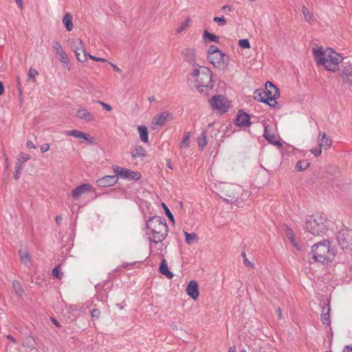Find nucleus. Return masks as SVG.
<instances>
[{"label":"nucleus","mask_w":352,"mask_h":352,"mask_svg":"<svg viewBox=\"0 0 352 352\" xmlns=\"http://www.w3.org/2000/svg\"><path fill=\"white\" fill-rule=\"evenodd\" d=\"M146 234L151 243H161L167 237L168 227L166 221L160 217H150L146 221Z\"/></svg>","instance_id":"1"},{"label":"nucleus","mask_w":352,"mask_h":352,"mask_svg":"<svg viewBox=\"0 0 352 352\" xmlns=\"http://www.w3.org/2000/svg\"><path fill=\"white\" fill-rule=\"evenodd\" d=\"M313 54L317 64L322 65L327 70L336 72L342 62V58L331 48L322 50L321 47L313 49Z\"/></svg>","instance_id":"2"},{"label":"nucleus","mask_w":352,"mask_h":352,"mask_svg":"<svg viewBox=\"0 0 352 352\" xmlns=\"http://www.w3.org/2000/svg\"><path fill=\"white\" fill-rule=\"evenodd\" d=\"M212 72L206 67H195L190 77L195 79V87L199 92H207L213 87Z\"/></svg>","instance_id":"3"},{"label":"nucleus","mask_w":352,"mask_h":352,"mask_svg":"<svg viewBox=\"0 0 352 352\" xmlns=\"http://www.w3.org/2000/svg\"><path fill=\"white\" fill-rule=\"evenodd\" d=\"M311 254L314 261L322 263L332 262L336 255L329 240H324L316 243L312 247Z\"/></svg>","instance_id":"4"},{"label":"nucleus","mask_w":352,"mask_h":352,"mask_svg":"<svg viewBox=\"0 0 352 352\" xmlns=\"http://www.w3.org/2000/svg\"><path fill=\"white\" fill-rule=\"evenodd\" d=\"M327 217L324 214H316L306 221V229L313 235L319 236L325 233L328 228Z\"/></svg>","instance_id":"5"},{"label":"nucleus","mask_w":352,"mask_h":352,"mask_svg":"<svg viewBox=\"0 0 352 352\" xmlns=\"http://www.w3.org/2000/svg\"><path fill=\"white\" fill-rule=\"evenodd\" d=\"M208 60L212 65L219 69H225L229 63V58L217 47L211 45L208 50Z\"/></svg>","instance_id":"6"},{"label":"nucleus","mask_w":352,"mask_h":352,"mask_svg":"<svg viewBox=\"0 0 352 352\" xmlns=\"http://www.w3.org/2000/svg\"><path fill=\"white\" fill-rule=\"evenodd\" d=\"M263 89L265 92L267 104L272 107H275L278 104L276 99L280 96L279 89L270 81L265 83V87Z\"/></svg>","instance_id":"7"},{"label":"nucleus","mask_w":352,"mask_h":352,"mask_svg":"<svg viewBox=\"0 0 352 352\" xmlns=\"http://www.w3.org/2000/svg\"><path fill=\"white\" fill-rule=\"evenodd\" d=\"M210 104L213 110L221 113H225L229 108V101L222 95L214 96L210 100Z\"/></svg>","instance_id":"8"},{"label":"nucleus","mask_w":352,"mask_h":352,"mask_svg":"<svg viewBox=\"0 0 352 352\" xmlns=\"http://www.w3.org/2000/svg\"><path fill=\"white\" fill-rule=\"evenodd\" d=\"M236 188L232 184H224L221 187L220 197L227 203H232L237 199Z\"/></svg>","instance_id":"9"},{"label":"nucleus","mask_w":352,"mask_h":352,"mask_svg":"<svg viewBox=\"0 0 352 352\" xmlns=\"http://www.w3.org/2000/svg\"><path fill=\"white\" fill-rule=\"evenodd\" d=\"M113 169L117 178L120 177L126 179L138 180L141 176L140 173L138 171H131L127 168H120L118 166H113Z\"/></svg>","instance_id":"10"},{"label":"nucleus","mask_w":352,"mask_h":352,"mask_svg":"<svg viewBox=\"0 0 352 352\" xmlns=\"http://www.w3.org/2000/svg\"><path fill=\"white\" fill-rule=\"evenodd\" d=\"M339 245L344 250L352 245V230L342 229L338 235Z\"/></svg>","instance_id":"11"},{"label":"nucleus","mask_w":352,"mask_h":352,"mask_svg":"<svg viewBox=\"0 0 352 352\" xmlns=\"http://www.w3.org/2000/svg\"><path fill=\"white\" fill-rule=\"evenodd\" d=\"M341 67L340 76L343 82L349 85L352 84V64L343 62Z\"/></svg>","instance_id":"12"},{"label":"nucleus","mask_w":352,"mask_h":352,"mask_svg":"<svg viewBox=\"0 0 352 352\" xmlns=\"http://www.w3.org/2000/svg\"><path fill=\"white\" fill-rule=\"evenodd\" d=\"M172 117L173 116H172L171 113H170L167 111H164V112L161 113L160 114L155 116L153 118L152 122H151L152 129H157L158 126H163L165 123H166L167 122L170 120Z\"/></svg>","instance_id":"13"},{"label":"nucleus","mask_w":352,"mask_h":352,"mask_svg":"<svg viewBox=\"0 0 352 352\" xmlns=\"http://www.w3.org/2000/svg\"><path fill=\"white\" fill-rule=\"evenodd\" d=\"M182 54L184 57V59L188 63L191 64L194 67H199V65L196 64L197 50L195 48H186L183 50Z\"/></svg>","instance_id":"14"},{"label":"nucleus","mask_w":352,"mask_h":352,"mask_svg":"<svg viewBox=\"0 0 352 352\" xmlns=\"http://www.w3.org/2000/svg\"><path fill=\"white\" fill-rule=\"evenodd\" d=\"M249 114L240 110L238 111L235 118V124L239 126H248L250 124Z\"/></svg>","instance_id":"15"},{"label":"nucleus","mask_w":352,"mask_h":352,"mask_svg":"<svg viewBox=\"0 0 352 352\" xmlns=\"http://www.w3.org/2000/svg\"><path fill=\"white\" fill-rule=\"evenodd\" d=\"M117 182L118 178L116 177V175H107L98 179L96 181V184L98 186L107 187L113 186Z\"/></svg>","instance_id":"16"},{"label":"nucleus","mask_w":352,"mask_h":352,"mask_svg":"<svg viewBox=\"0 0 352 352\" xmlns=\"http://www.w3.org/2000/svg\"><path fill=\"white\" fill-rule=\"evenodd\" d=\"M186 293L193 300H197L199 296L198 283L195 280H190L186 287Z\"/></svg>","instance_id":"17"},{"label":"nucleus","mask_w":352,"mask_h":352,"mask_svg":"<svg viewBox=\"0 0 352 352\" xmlns=\"http://www.w3.org/2000/svg\"><path fill=\"white\" fill-rule=\"evenodd\" d=\"M91 189V186L87 184H83L73 189L72 194V197L75 199H78L82 195L89 192Z\"/></svg>","instance_id":"18"},{"label":"nucleus","mask_w":352,"mask_h":352,"mask_svg":"<svg viewBox=\"0 0 352 352\" xmlns=\"http://www.w3.org/2000/svg\"><path fill=\"white\" fill-rule=\"evenodd\" d=\"M318 146L324 150L329 148L332 144V140L324 132H320L318 135Z\"/></svg>","instance_id":"19"},{"label":"nucleus","mask_w":352,"mask_h":352,"mask_svg":"<svg viewBox=\"0 0 352 352\" xmlns=\"http://www.w3.org/2000/svg\"><path fill=\"white\" fill-rule=\"evenodd\" d=\"M76 116L86 122H93L95 121L94 116L87 109L82 108L77 111Z\"/></svg>","instance_id":"20"},{"label":"nucleus","mask_w":352,"mask_h":352,"mask_svg":"<svg viewBox=\"0 0 352 352\" xmlns=\"http://www.w3.org/2000/svg\"><path fill=\"white\" fill-rule=\"evenodd\" d=\"M52 47L56 51V54L60 56L59 60L63 63H67V55L64 52L60 43L58 41H54Z\"/></svg>","instance_id":"21"},{"label":"nucleus","mask_w":352,"mask_h":352,"mask_svg":"<svg viewBox=\"0 0 352 352\" xmlns=\"http://www.w3.org/2000/svg\"><path fill=\"white\" fill-rule=\"evenodd\" d=\"M264 138L272 144L281 146L280 140H278V137L273 133H270L268 130V126H265L264 129Z\"/></svg>","instance_id":"22"},{"label":"nucleus","mask_w":352,"mask_h":352,"mask_svg":"<svg viewBox=\"0 0 352 352\" xmlns=\"http://www.w3.org/2000/svg\"><path fill=\"white\" fill-rule=\"evenodd\" d=\"M78 44L80 46L76 47L74 50L76 56L79 61L85 62L87 60V53L85 52V49L82 45L81 40H78Z\"/></svg>","instance_id":"23"},{"label":"nucleus","mask_w":352,"mask_h":352,"mask_svg":"<svg viewBox=\"0 0 352 352\" xmlns=\"http://www.w3.org/2000/svg\"><path fill=\"white\" fill-rule=\"evenodd\" d=\"M65 134L76 138L84 139L87 141H90V139H91L90 135L78 130L66 131Z\"/></svg>","instance_id":"24"},{"label":"nucleus","mask_w":352,"mask_h":352,"mask_svg":"<svg viewBox=\"0 0 352 352\" xmlns=\"http://www.w3.org/2000/svg\"><path fill=\"white\" fill-rule=\"evenodd\" d=\"M133 158L142 157L146 156V151L142 146H135L131 152Z\"/></svg>","instance_id":"25"},{"label":"nucleus","mask_w":352,"mask_h":352,"mask_svg":"<svg viewBox=\"0 0 352 352\" xmlns=\"http://www.w3.org/2000/svg\"><path fill=\"white\" fill-rule=\"evenodd\" d=\"M19 256L21 261L25 265H28L31 262V257L27 249H20L19 250Z\"/></svg>","instance_id":"26"},{"label":"nucleus","mask_w":352,"mask_h":352,"mask_svg":"<svg viewBox=\"0 0 352 352\" xmlns=\"http://www.w3.org/2000/svg\"><path fill=\"white\" fill-rule=\"evenodd\" d=\"M159 270L160 273L166 276L167 278H172L173 277V274L169 271L167 262L165 259L162 261Z\"/></svg>","instance_id":"27"},{"label":"nucleus","mask_w":352,"mask_h":352,"mask_svg":"<svg viewBox=\"0 0 352 352\" xmlns=\"http://www.w3.org/2000/svg\"><path fill=\"white\" fill-rule=\"evenodd\" d=\"M138 131L140 134V140L144 142L147 143L148 142V129L144 125H141L138 127Z\"/></svg>","instance_id":"28"},{"label":"nucleus","mask_w":352,"mask_h":352,"mask_svg":"<svg viewBox=\"0 0 352 352\" xmlns=\"http://www.w3.org/2000/svg\"><path fill=\"white\" fill-rule=\"evenodd\" d=\"M63 23L67 31H72L74 25L72 23V16L70 13H67L63 18Z\"/></svg>","instance_id":"29"},{"label":"nucleus","mask_w":352,"mask_h":352,"mask_svg":"<svg viewBox=\"0 0 352 352\" xmlns=\"http://www.w3.org/2000/svg\"><path fill=\"white\" fill-rule=\"evenodd\" d=\"M265 92L263 89H257L254 93V98L261 102L267 104Z\"/></svg>","instance_id":"30"},{"label":"nucleus","mask_w":352,"mask_h":352,"mask_svg":"<svg viewBox=\"0 0 352 352\" xmlns=\"http://www.w3.org/2000/svg\"><path fill=\"white\" fill-rule=\"evenodd\" d=\"M197 143L201 150L207 145V133L206 131L201 132L200 137L198 138Z\"/></svg>","instance_id":"31"},{"label":"nucleus","mask_w":352,"mask_h":352,"mask_svg":"<svg viewBox=\"0 0 352 352\" xmlns=\"http://www.w3.org/2000/svg\"><path fill=\"white\" fill-rule=\"evenodd\" d=\"M302 13L304 16L305 20L309 23V24H311L314 21V16L313 14L309 12L307 8L305 6H302Z\"/></svg>","instance_id":"32"},{"label":"nucleus","mask_w":352,"mask_h":352,"mask_svg":"<svg viewBox=\"0 0 352 352\" xmlns=\"http://www.w3.org/2000/svg\"><path fill=\"white\" fill-rule=\"evenodd\" d=\"M190 132H186L184 133L182 140L179 142L180 148H186L190 146Z\"/></svg>","instance_id":"33"},{"label":"nucleus","mask_w":352,"mask_h":352,"mask_svg":"<svg viewBox=\"0 0 352 352\" xmlns=\"http://www.w3.org/2000/svg\"><path fill=\"white\" fill-rule=\"evenodd\" d=\"M185 235V241L187 244L190 245L192 244L197 239V236L195 233H188L187 232H184Z\"/></svg>","instance_id":"34"},{"label":"nucleus","mask_w":352,"mask_h":352,"mask_svg":"<svg viewBox=\"0 0 352 352\" xmlns=\"http://www.w3.org/2000/svg\"><path fill=\"white\" fill-rule=\"evenodd\" d=\"M329 311H330V307H329V305H328L327 308V312L326 313L323 312L321 315V320H322L323 324H328V325L330 324L331 320H330Z\"/></svg>","instance_id":"35"},{"label":"nucleus","mask_w":352,"mask_h":352,"mask_svg":"<svg viewBox=\"0 0 352 352\" xmlns=\"http://www.w3.org/2000/svg\"><path fill=\"white\" fill-rule=\"evenodd\" d=\"M12 287H13L15 293L17 295L21 296L23 294V290L22 289V287L18 280H13L12 283Z\"/></svg>","instance_id":"36"},{"label":"nucleus","mask_w":352,"mask_h":352,"mask_svg":"<svg viewBox=\"0 0 352 352\" xmlns=\"http://www.w3.org/2000/svg\"><path fill=\"white\" fill-rule=\"evenodd\" d=\"M203 36L204 39H208L209 41H219V37L217 35L210 33L207 30L204 31Z\"/></svg>","instance_id":"37"},{"label":"nucleus","mask_w":352,"mask_h":352,"mask_svg":"<svg viewBox=\"0 0 352 352\" xmlns=\"http://www.w3.org/2000/svg\"><path fill=\"white\" fill-rule=\"evenodd\" d=\"M286 235L292 245L297 248V243L295 241V236L293 230L289 228H287Z\"/></svg>","instance_id":"38"},{"label":"nucleus","mask_w":352,"mask_h":352,"mask_svg":"<svg viewBox=\"0 0 352 352\" xmlns=\"http://www.w3.org/2000/svg\"><path fill=\"white\" fill-rule=\"evenodd\" d=\"M309 166V163L305 160L298 161L296 165V169L300 171L307 169Z\"/></svg>","instance_id":"39"},{"label":"nucleus","mask_w":352,"mask_h":352,"mask_svg":"<svg viewBox=\"0 0 352 352\" xmlns=\"http://www.w3.org/2000/svg\"><path fill=\"white\" fill-rule=\"evenodd\" d=\"M30 155L22 153L19 155V156L17 159L16 164L21 165L22 163H24L25 162L28 161V160H30Z\"/></svg>","instance_id":"40"},{"label":"nucleus","mask_w":352,"mask_h":352,"mask_svg":"<svg viewBox=\"0 0 352 352\" xmlns=\"http://www.w3.org/2000/svg\"><path fill=\"white\" fill-rule=\"evenodd\" d=\"M38 74V72H37V70L36 69L31 67L29 69L28 77H29V79H32L33 82L36 81L35 76H37Z\"/></svg>","instance_id":"41"},{"label":"nucleus","mask_w":352,"mask_h":352,"mask_svg":"<svg viewBox=\"0 0 352 352\" xmlns=\"http://www.w3.org/2000/svg\"><path fill=\"white\" fill-rule=\"evenodd\" d=\"M239 45L242 47V48H245V49H248L250 47V42L248 39L246 38H244V39H241L239 40Z\"/></svg>","instance_id":"42"},{"label":"nucleus","mask_w":352,"mask_h":352,"mask_svg":"<svg viewBox=\"0 0 352 352\" xmlns=\"http://www.w3.org/2000/svg\"><path fill=\"white\" fill-rule=\"evenodd\" d=\"M52 275H53V276H54L55 278H56L58 279H60L61 278L62 274L60 273L59 265L55 267L53 269V270H52Z\"/></svg>","instance_id":"43"},{"label":"nucleus","mask_w":352,"mask_h":352,"mask_svg":"<svg viewBox=\"0 0 352 352\" xmlns=\"http://www.w3.org/2000/svg\"><path fill=\"white\" fill-rule=\"evenodd\" d=\"M189 19L182 23L181 25L177 29V32L180 34L188 26Z\"/></svg>","instance_id":"44"},{"label":"nucleus","mask_w":352,"mask_h":352,"mask_svg":"<svg viewBox=\"0 0 352 352\" xmlns=\"http://www.w3.org/2000/svg\"><path fill=\"white\" fill-rule=\"evenodd\" d=\"M163 208L164 209L165 213L170 221L174 222V217L168 208L166 206V204H162Z\"/></svg>","instance_id":"45"},{"label":"nucleus","mask_w":352,"mask_h":352,"mask_svg":"<svg viewBox=\"0 0 352 352\" xmlns=\"http://www.w3.org/2000/svg\"><path fill=\"white\" fill-rule=\"evenodd\" d=\"M214 21L217 22L219 23V25H221V26H223L226 24V21L225 19V17L223 16H221L220 17L219 16H215L214 19H213Z\"/></svg>","instance_id":"46"},{"label":"nucleus","mask_w":352,"mask_h":352,"mask_svg":"<svg viewBox=\"0 0 352 352\" xmlns=\"http://www.w3.org/2000/svg\"><path fill=\"white\" fill-rule=\"evenodd\" d=\"M241 256H243V263H244V264H245L246 266H248V267H250V268H254V263H252L251 261H248V258H247V257H246V254H245V252H243V253L241 254Z\"/></svg>","instance_id":"47"},{"label":"nucleus","mask_w":352,"mask_h":352,"mask_svg":"<svg viewBox=\"0 0 352 352\" xmlns=\"http://www.w3.org/2000/svg\"><path fill=\"white\" fill-rule=\"evenodd\" d=\"M100 315V311L98 309H94L91 312V316L93 319H98Z\"/></svg>","instance_id":"48"},{"label":"nucleus","mask_w":352,"mask_h":352,"mask_svg":"<svg viewBox=\"0 0 352 352\" xmlns=\"http://www.w3.org/2000/svg\"><path fill=\"white\" fill-rule=\"evenodd\" d=\"M21 168V164H16V171L14 173V177L16 180H17L19 178Z\"/></svg>","instance_id":"49"},{"label":"nucleus","mask_w":352,"mask_h":352,"mask_svg":"<svg viewBox=\"0 0 352 352\" xmlns=\"http://www.w3.org/2000/svg\"><path fill=\"white\" fill-rule=\"evenodd\" d=\"M322 148H320V146L318 148H315L314 149H312L311 151V153L316 156V157H318L321 155V153H322Z\"/></svg>","instance_id":"50"},{"label":"nucleus","mask_w":352,"mask_h":352,"mask_svg":"<svg viewBox=\"0 0 352 352\" xmlns=\"http://www.w3.org/2000/svg\"><path fill=\"white\" fill-rule=\"evenodd\" d=\"M97 102L100 104L106 111H111L112 110V107L109 104L102 101H98Z\"/></svg>","instance_id":"51"},{"label":"nucleus","mask_w":352,"mask_h":352,"mask_svg":"<svg viewBox=\"0 0 352 352\" xmlns=\"http://www.w3.org/2000/svg\"><path fill=\"white\" fill-rule=\"evenodd\" d=\"M89 58L91 60H96V61H98V62H108V60L107 59H104V58H100V57H96V56H92L91 54H89Z\"/></svg>","instance_id":"52"},{"label":"nucleus","mask_w":352,"mask_h":352,"mask_svg":"<svg viewBox=\"0 0 352 352\" xmlns=\"http://www.w3.org/2000/svg\"><path fill=\"white\" fill-rule=\"evenodd\" d=\"M50 149V144L47 143H45L41 146V151L42 153H45Z\"/></svg>","instance_id":"53"},{"label":"nucleus","mask_w":352,"mask_h":352,"mask_svg":"<svg viewBox=\"0 0 352 352\" xmlns=\"http://www.w3.org/2000/svg\"><path fill=\"white\" fill-rule=\"evenodd\" d=\"M109 64L113 67V70L116 72H121V70L119 67H118L115 64L109 62Z\"/></svg>","instance_id":"54"},{"label":"nucleus","mask_w":352,"mask_h":352,"mask_svg":"<svg viewBox=\"0 0 352 352\" xmlns=\"http://www.w3.org/2000/svg\"><path fill=\"white\" fill-rule=\"evenodd\" d=\"M343 352H352V345H346L343 349Z\"/></svg>","instance_id":"55"},{"label":"nucleus","mask_w":352,"mask_h":352,"mask_svg":"<svg viewBox=\"0 0 352 352\" xmlns=\"http://www.w3.org/2000/svg\"><path fill=\"white\" fill-rule=\"evenodd\" d=\"M27 147H28V148H36V147H35V146H34V144H33V142H31V141H28V142H27Z\"/></svg>","instance_id":"56"},{"label":"nucleus","mask_w":352,"mask_h":352,"mask_svg":"<svg viewBox=\"0 0 352 352\" xmlns=\"http://www.w3.org/2000/svg\"><path fill=\"white\" fill-rule=\"evenodd\" d=\"M276 311L278 314V319H282V314H281V309L280 307H278L276 309Z\"/></svg>","instance_id":"57"},{"label":"nucleus","mask_w":352,"mask_h":352,"mask_svg":"<svg viewBox=\"0 0 352 352\" xmlns=\"http://www.w3.org/2000/svg\"><path fill=\"white\" fill-rule=\"evenodd\" d=\"M52 322L58 327H60V324L54 318H52Z\"/></svg>","instance_id":"58"},{"label":"nucleus","mask_w":352,"mask_h":352,"mask_svg":"<svg viewBox=\"0 0 352 352\" xmlns=\"http://www.w3.org/2000/svg\"><path fill=\"white\" fill-rule=\"evenodd\" d=\"M222 10H223L224 12H226L227 10L230 11V10H231V8H230L229 6H223L222 7Z\"/></svg>","instance_id":"59"},{"label":"nucleus","mask_w":352,"mask_h":352,"mask_svg":"<svg viewBox=\"0 0 352 352\" xmlns=\"http://www.w3.org/2000/svg\"><path fill=\"white\" fill-rule=\"evenodd\" d=\"M4 91V87L1 82H0V96L3 94Z\"/></svg>","instance_id":"60"},{"label":"nucleus","mask_w":352,"mask_h":352,"mask_svg":"<svg viewBox=\"0 0 352 352\" xmlns=\"http://www.w3.org/2000/svg\"><path fill=\"white\" fill-rule=\"evenodd\" d=\"M7 338L10 340L12 341L13 342L16 343V340L12 337L11 335H8Z\"/></svg>","instance_id":"61"},{"label":"nucleus","mask_w":352,"mask_h":352,"mask_svg":"<svg viewBox=\"0 0 352 352\" xmlns=\"http://www.w3.org/2000/svg\"><path fill=\"white\" fill-rule=\"evenodd\" d=\"M62 221V218L60 216H57L56 217V221L58 224H59L60 223V221Z\"/></svg>","instance_id":"62"},{"label":"nucleus","mask_w":352,"mask_h":352,"mask_svg":"<svg viewBox=\"0 0 352 352\" xmlns=\"http://www.w3.org/2000/svg\"><path fill=\"white\" fill-rule=\"evenodd\" d=\"M16 4L21 8L23 3L21 0H15Z\"/></svg>","instance_id":"63"},{"label":"nucleus","mask_w":352,"mask_h":352,"mask_svg":"<svg viewBox=\"0 0 352 352\" xmlns=\"http://www.w3.org/2000/svg\"><path fill=\"white\" fill-rule=\"evenodd\" d=\"M229 352H236V346H231L229 349Z\"/></svg>","instance_id":"64"}]
</instances>
